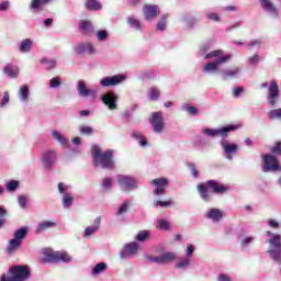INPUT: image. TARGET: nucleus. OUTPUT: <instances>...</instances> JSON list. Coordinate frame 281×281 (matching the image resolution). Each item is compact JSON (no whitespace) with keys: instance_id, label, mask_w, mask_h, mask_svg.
<instances>
[{"instance_id":"nucleus-60","label":"nucleus","mask_w":281,"mask_h":281,"mask_svg":"<svg viewBox=\"0 0 281 281\" xmlns=\"http://www.w3.org/2000/svg\"><path fill=\"white\" fill-rule=\"evenodd\" d=\"M19 205H21L22 207H25L27 205V198H25V195H21L19 198Z\"/></svg>"},{"instance_id":"nucleus-52","label":"nucleus","mask_w":281,"mask_h":281,"mask_svg":"<svg viewBox=\"0 0 281 281\" xmlns=\"http://www.w3.org/2000/svg\"><path fill=\"white\" fill-rule=\"evenodd\" d=\"M177 269H186V267H190V259H184L182 261H179L176 265Z\"/></svg>"},{"instance_id":"nucleus-28","label":"nucleus","mask_w":281,"mask_h":281,"mask_svg":"<svg viewBox=\"0 0 281 281\" xmlns=\"http://www.w3.org/2000/svg\"><path fill=\"white\" fill-rule=\"evenodd\" d=\"M85 5L87 10H102V4L98 0H87Z\"/></svg>"},{"instance_id":"nucleus-64","label":"nucleus","mask_w":281,"mask_h":281,"mask_svg":"<svg viewBox=\"0 0 281 281\" xmlns=\"http://www.w3.org/2000/svg\"><path fill=\"white\" fill-rule=\"evenodd\" d=\"M217 280L218 281H232V279L229 277H227L226 274H220Z\"/></svg>"},{"instance_id":"nucleus-41","label":"nucleus","mask_w":281,"mask_h":281,"mask_svg":"<svg viewBox=\"0 0 281 281\" xmlns=\"http://www.w3.org/2000/svg\"><path fill=\"white\" fill-rule=\"evenodd\" d=\"M72 203H74V196L69 195L68 193H65L63 198L64 207H71Z\"/></svg>"},{"instance_id":"nucleus-47","label":"nucleus","mask_w":281,"mask_h":281,"mask_svg":"<svg viewBox=\"0 0 281 281\" xmlns=\"http://www.w3.org/2000/svg\"><path fill=\"white\" fill-rule=\"evenodd\" d=\"M16 188H19V181H16V180H12L9 183H7V190L9 192H14V190H16Z\"/></svg>"},{"instance_id":"nucleus-53","label":"nucleus","mask_w":281,"mask_h":281,"mask_svg":"<svg viewBox=\"0 0 281 281\" xmlns=\"http://www.w3.org/2000/svg\"><path fill=\"white\" fill-rule=\"evenodd\" d=\"M272 155H281V143H276L274 147L271 149Z\"/></svg>"},{"instance_id":"nucleus-18","label":"nucleus","mask_w":281,"mask_h":281,"mask_svg":"<svg viewBox=\"0 0 281 281\" xmlns=\"http://www.w3.org/2000/svg\"><path fill=\"white\" fill-rule=\"evenodd\" d=\"M79 30L85 36H91L93 34V24L89 20H82L79 25Z\"/></svg>"},{"instance_id":"nucleus-57","label":"nucleus","mask_w":281,"mask_h":281,"mask_svg":"<svg viewBox=\"0 0 281 281\" xmlns=\"http://www.w3.org/2000/svg\"><path fill=\"white\" fill-rule=\"evenodd\" d=\"M190 171L192 173V177H194V179L199 177V170H196V166L194 164L190 165Z\"/></svg>"},{"instance_id":"nucleus-5","label":"nucleus","mask_w":281,"mask_h":281,"mask_svg":"<svg viewBox=\"0 0 281 281\" xmlns=\"http://www.w3.org/2000/svg\"><path fill=\"white\" fill-rule=\"evenodd\" d=\"M240 125H227L222 128H205L204 135H209V137H222V139H227L229 137V133L234 131H238Z\"/></svg>"},{"instance_id":"nucleus-26","label":"nucleus","mask_w":281,"mask_h":281,"mask_svg":"<svg viewBox=\"0 0 281 281\" xmlns=\"http://www.w3.org/2000/svg\"><path fill=\"white\" fill-rule=\"evenodd\" d=\"M27 232H29V228L27 227H21L19 229H16L13 234L14 238L18 239V240H25V238L27 237Z\"/></svg>"},{"instance_id":"nucleus-17","label":"nucleus","mask_w":281,"mask_h":281,"mask_svg":"<svg viewBox=\"0 0 281 281\" xmlns=\"http://www.w3.org/2000/svg\"><path fill=\"white\" fill-rule=\"evenodd\" d=\"M56 227V221H44L37 224L35 233L43 234V232H47V229H52Z\"/></svg>"},{"instance_id":"nucleus-1","label":"nucleus","mask_w":281,"mask_h":281,"mask_svg":"<svg viewBox=\"0 0 281 281\" xmlns=\"http://www.w3.org/2000/svg\"><path fill=\"white\" fill-rule=\"evenodd\" d=\"M113 149L102 151V149H100V146H92L91 155L93 157L94 166H101V168H104L105 170H114L115 160H113Z\"/></svg>"},{"instance_id":"nucleus-21","label":"nucleus","mask_w":281,"mask_h":281,"mask_svg":"<svg viewBox=\"0 0 281 281\" xmlns=\"http://www.w3.org/2000/svg\"><path fill=\"white\" fill-rule=\"evenodd\" d=\"M3 71L9 78H16L19 76V68L14 67L12 64H8Z\"/></svg>"},{"instance_id":"nucleus-4","label":"nucleus","mask_w":281,"mask_h":281,"mask_svg":"<svg viewBox=\"0 0 281 281\" xmlns=\"http://www.w3.org/2000/svg\"><path fill=\"white\" fill-rule=\"evenodd\" d=\"M42 262H71V256L67 251L45 250Z\"/></svg>"},{"instance_id":"nucleus-36","label":"nucleus","mask_w":281,"mask_h":281,"mask_svg":"<svg viewBox=\"0 0 281 281\" xmlns=\"http://www.w3.org/2000/svg\"><path fill=\"white\" fill-rule=\"evenodd\" d=\"M102 271H106V263L104 262H100L94 266V268L92 269V276H100Z\"/></svg>"},{"instance_id":"nucleus-49","label":"nucleus","mask_w":281,"mask_h":281,"mask_svg":"<svg viewBox=\"0 0 281 281\" xmlns=\"http://www.w3.org/2000/svg\"><path fill=\"white\" fill-rule=\"evenodd\" d=\"M158 227H159V229L168 231V229H170V223L166 220H159Z\"/></svg>"},{"instance_id":"nucleus-29","label":"nucleus","mask_w":281,"mask_h":281,"mask_svg":"<svg viewBox=\"0 0 281 281\" xmlns=\"http://www.w3.org/2000/svg\"><path fill=\"white\" fill-rule=\"evenodd\" d=\"M222 74H223V78L234 79V78H236V76H238V74H240V68L236 67L232 70L226 69V70H223Z\"/></svg>"},{"instance_id":"nucleus-61","label":"nucleus","mask_w":281,"mask_h":281,"mask_svg":"<svg viewBox=\"0 0 281 281\" xmlns=\"http://www.w3.org/2000/svg\"><path fill=\"white\" fill-rule=\"evenodd\" d=\"M149 262H157L158 265H164L161 256L160 257H148Z\"/></svg>"},{"instance_id":"nucleus-38","label":"nucleus","mask_w":281,"mask_h":281,"mask_svg":"<svg viewBox=\"0 0 281 281\" xmlns=\"http://www.w3.org/2000/svg\"><path fill=\"white\" fill-rule=\"evenodd\" d=\"M175 258V252H165L164 255H161L162 265H168V262H172Z\"/></svg>"},{"instance_id":"nucleus-55","label":"nucleus","mask_w":281,"mask_h":281,"mask_svg":"<svg viewBox=\"0 0 281 281\" xmlns=\"http://www.w3.org/2000/svg\"><path fill=\"white\" fill-rule=\"evenodd\" d=\"M245 91V88L238 87V88H233V95L234 98H240V93Z\"/></svg>"},{"instance_id":"nucleus-12","label":"nucleus","mask_w":281,"mask_h":281,"mask_svg":"<svg viewBox=\"0 0 281 281\" xmlns=\"http://www.w3.org/2000/svg\"><path fill=\"white\" fill-rule=\"evenodd\" d=\"M228 60H232V55L222 56L217 60L204 65L202 71H218V65L228 63Z\"/></svg>"},{"instance_id":"nucleus-43","label":"nucleus","mask_w":281,"mask_h":281,"mask_svg":"<svg viewBox=\"0 0 281 281\" xmlns=\"http://www.w3.org/2000/svg\"><path fill=\"white\" fill-rule=\"evenodd\" d=\"M168 19V15H164L160 21H158L156 27L159 32H164V30H166V25H167V22L166 20Z\"/></svg>"},{"instance_id":"nucleus-30","label":"nucleus","mask_w":281,"mask_h":281,"mask_svg":"<svg viewBox=\"0 0 281 281\" xmlns=\"http://www.w3.org/2000/svg\"><path fill=\"white\" fill-rule=\"evenodd\" d=\"M132 137L138 140L140 146H148V140L139 132H132Z\"/></svg>"},{"instance_id":"nucleus-59","label":"nucleus","mask_w":281,"mask_h":281,"mask_svg":"<svg viewBox=\"0 0 281 281\" xmlns=\"http://www.w3.org/2000/svg\"><path fill=\"white\" fill-rule=\"evenodd\" d=\"M192 254H194V246L192 244H189L187 246V258H191Z\"/></svg>"},{"instance_id":"nucleus-3","label":"nucleus","mask_w":281,"mask_h":281,"mask_svg":"<svg viewBox=\"0 0 281 281\" xmlns=\"http://www.w3.org/2000/svg\"><path fill=\"white\" fill-rule=\"evenodd\" d=\"M30 267L27 266H12L8 276L2 274L0 281H26L30 280Z\"/></svg>"},{"instance_id":"nucleus-2","label":"nucleus","mask_w":281,"mask_h":281,"mask_svg":"<svg viewBox=\"0 0 281 281\" xmlns=\"http://www.w3.org/2000/svg\"><path fill=\"white\" fill-rule=\"evenodd\" d=\"M196 188L202 201H210V192L213 194H225V192L229 190L227 186L218 182V180H207L204 183L201 182Z\"/></svg>"},{"instance_id":"nucleus-45","label":"nucleus","mask_w":281,"mask_h":281,"mask_svg":"<svg viewBox=\"0 0 281 281\" xmlns=\"http://www.w3.org/2000/svg\"><path fill=\"white\" fill-rule=\"evenodd\" d=\"M81 135H87L88 137L93 135V127L91 126H85L82 125L80 128H79Z\"/></svg>"},{"instance_id":"nucleus-7","label":"nucleus","mask_w":281,"mask_h":281,"mask_svg":"<svg viewBox=\"0 0 281 281\" xmlns=\"http://www.w3.org/2000/svg\"><path fill=\"white\" fill-rule=\"evenodd\" d=\"M119 186L123 192H131L137 189V180L128 176H119Z\"/></svg>"},{"instance_id":"nucleus-40","label":"nucleus","mask_w":281,"mask_h":281,"mask_svg":"<svg viewBox=\"0 0 281 281\" xmlns=\"http://www.w3.org/2000/svg\"><path fill=\"white\" fill-rule=\"evenodd\" d=\"M170 205H172V199L166 201L158 200L154 202V207H170Z\"/></svg>"},{"instance_id":"nucleus-39","label":"nucleus","mask_w":281,"mask_h":281,"mask_svg":"<svg viewBox=\"0 0 281 281\" xmlns=\"http://www.w3.org/2000/svg\"><path fill=\"white\" fill-rule=\"evenodd\" d=\"M268 117L270 120H281V108L276 109V110H270L268 112Z\"/></svg>"},{"instance_id":"nucleus-51","label":"nucleus","mask_w":281,"mask_h":281,"mask_svg":"<svg viewBox=\"0 0 281 281\" xmlns=\"http://www.w3.org/2000/svg\"><path fill=\"white\" fill-rule=\"evenodd\" d=\"M113 186V179L112 178H104L102 182V188L104 190H110V188Z\"/></svg>"},{"instance_id":"nucleus-46","label":"nucleus","mask_w":281,"mask_h":281,"mask_svg":"<svg viewBox=\"0 0 281 281\" xmlns=\"http://www.w3.org/2000/svg\"><path fill=\"white\" fill-rule=\"evenodd\" d=\"M8 215V211L4 207L0 206V229L5 225V216Z\"/></svg>"},{"instance_id":"nucleus-10","label":"nucleus","mask_w":281,"mask_h":281,"mask_svg":"<svg viewBox=\"0 0 281 281\" xmlns=\"http://www.w3.org/2000/svg\"><path fill=\"white\" fill-rule=\"evenodd\" d=\"M278 98H280V90L278 88V81L272 80L269 87L268 102L270 106L278 104Z\"/></svg>"},{"instance_id":"nucleus-14","label":"nucleus","mask_w":281,"mask_h":281,"mask_svg":"<svg viewBox=\"0 0 281 281\" xmlns=\"http://www.w3.org/2000/svg\"><path fill=\"white\" fill-rule=\"evenodd\" d=\"M78 93L82 98H95V90L87 89L85 81L78 82Z\"/></svg>"},{"instance_id":"nucleus-15","label":"nucleus","mask_w":281,"mask_h":281,"mask_svg":"<svg viewBox=\"0 0 281 281\" xmlns=\"http://www.w3.org/2000/svg\"><path fill=\"white\" fill-rule=\"evenodd\" d=\"M43 164L45 168H52L56 164V151L49 150L44 154Z\"/></svg>"},{"instance_id":"nucleus-50","label":"nucleus","mask_w":281,"mask_h":281,"mask_svg":"<svg viewBox=\"0 0 281 281\" xmlns=\"http://www.w3.org/2000/svg\"><path fill=\"white\" fill-rule=\"evenodd\" d=\"M61 82H60V79L58 77H54L50 79V83H49V87L52 89H58V87H60Z\"/></svg>"},{"instance_id":"nucleus-32","label":"nucleus","mask_w":281,"mask_h":281,"mask_svg":"<svg viewBox=\"0 0 281 281\" xmlns=\"http://www.w3.org/2000/svg\"><path fill=\"white\" fill-rule=\"evenodd\" d=\"M53 137L56 139L61 146H67L69 144V139H67L65 136H63L59 132L54 131Z\"/></svg>"},{"instance_id":"nucleus-37","label":"nucleus","mask_w":281,"mask_h":281,"mask_svg":"<svg viewBox=\"0 0 281 281\" xmlns=\"http://www.w3.org/2000/svg\"><path fill=\"white\" fill-rule=\"evenodd\" d=\"M148 238H150V232L148 231H139L136 235V240H138V243H144L145 240H148Z\"/></svg>"},{"instance_id":"nucleus-42","label":"nucleus","mask_w":281,"mask_h":281,"mask_svg":"<svg viewBox=\"0 0 281 281\" xmlns=\"http://www.w3.org/2000/svg\"><path fill=\"white\" fill-rule=\"evenodd\" d=\"M204 58H223V50H212L211 53L206 54Z\"/></svg>"},{"instance_id":"nucleus-33","label":"nucleus","mask_w":281,"mask_h":281,"mask_svg":"<svg viewBox=\"0 0 281 281\" xmlns=\"http://www.w3.org/2000/svg\"><path fill=\"white\" fill-rule=\"evenodd\" d=\"M20 99L23 101V102H27V98H30V88L27 86H22L20 88Z\"/></svg>"},{"instance_id":"nucleus-23","label":"nucleus","mask_w":281,"mask_h":281,"mask_svg":"<svg viewBox=\"0 0 281 281\" xmlns=\"http://www.w3.org/2000/svg\"><path fill=\"white\" fill-rule=\"evenodd\" d=\"M207 218H211L212 221H221L223 218V211L218 209H211L207 212Z\"/></svg>"},{"instance_id":"nucleus-20","label":"nucleus","mask_w":281,"mask_h":281,"mask_svg":"<svg viewBox=\"0 0 281 281\" xmlns=\"http://www.w3.org/2000/svg\"><path fill=\"white\" fill-rule=\"evenodd\" d=\"M261 7L266 12H269L270 14H273L274 16H278V9H276V5H273L270 0H260Z\"/></svg>"},{"instance_id":"nucleus-48","label":"nucleus","mask_w":281,"mask_h":281,"mask_svg":"<svg viewBox=\"0 0 281 281\" xmlns=\"http://www.w3.org/2000/svg\"><path fill=\"white\" fill-rule=\"evenodd\" d=\"M98 41H106L109 38V32L101 30L97 33Z\"/></svg>"},{"instance_id":"nucleus-16","label":"nucleus","mask_w":281,"mask_h":281,"mask_svg":"<svg viewBox=\"0 0 281 281\" xmlns=\"http://www.w3.org/2000/svg\"><path fill=\"white\" fill-rule=\"evenodd\" d=\"M76 53L79 54V55H82V54H95V47L91 43L79 44L76 47Z\"/></svg>"},{"instance_id":"nucleus-8","label":"nucleus","mask_w":281,"mask_h":281,"mask_svg":"<svg viewBox=\"0 0 281 281\" xmlns=\"http://www.w3.org/2000/svg\"><path fill=\"white\" fill-rule=\"evenodd\" d=\"M126 80V75H115L113 77H104L100 80L101 87H117Z\"/></svg>"},{"instance_id":"nucleus-22","label":"nucleus","mask_w":281,"mask_h":281,"mask_svg":"<svg viewBox=\"0 0 281 281\" xmlns=\"http://www.w3.org/2000/svg\"><path fill=\"white\" fill-rule=\"evenodd\" d=\"M33 45H34V42H32V40L25 38L22 41L19 50L22 54H27V52L32 50Z\"/></svg>"},{"instance_id":"nucleus-13","label":"nucleus","mask_w":281,"mask_h":281,"mask_svg":"<svg viewBox=\"0 0 281 281\" xmlns=\"http://www.w3.org/2000/svg\"><path fill=\"white\" fill-rule=\"evenodd\" d=\"M144 16L147 21L159 16V7L154 4H145L143 8Z\"/></svg>"},{"instance_id":"nucleus-56","label":"nucleus","mask_w":281,"mask_h":281,"mask_svg":"<svg viewBox=\"0 0 281 281\" xmlns=\"http://www.w3.org/2000/svg\"><path fill=\"white\" fill-rule=\"evenodd\" d=\"M8 102H10V93L4 92L3 98H2V102L0 103V106H5V104H8Z\"/></svg>"},{"instance_id":"nucleus-58","label":"nucleus","mask_w":281,"mask_h":281,"mask_svg":"<svg viewBox=\"0 0 281 281\" xmlns=\"http://www.w3.org/2000/svg\"><path fill=\"white\" fill-rule=\"evenodd\" d=\"M249 63L250 65H258V63H260V57L258 55H254L249 57Z\"/></svg>"},{"instance_id":"nucleus-19","label":"nucleus","mask_w":281,"mask_h":281,"mask_svg":"<svg viewBox=\"0 0 281 281\" xmlns=\"http://www.w3.org/2000/svg\"><path fill=\"white\" fill-rule=\"evenodd\" d=\"M138 249H139V246L137 245V243L133 241L124 246L123 254L125 256H135Z\"/></svg>"},{"instance_id":"nucleus-54","label":"nucleus","mask_w":281,"mask_h":281,"mask_svg":"<svg viewBox=\"0 0 281 281\" xmlns=\"http://www.w3.org/2000/svg\"><path fill=\"white\" fill-rule=\"evenodd\" d=\"M98 226H89L86 228V236H91L92 234H95L98 232Z\"/></svg>"},{"instance_id":"nucleus-6","label":"nucleus","mask_w":281,"mask_h":281,"mask_svg":"<svg viewBox=\"0 0 281 281\" xmlns=\"http://www.w3.org/2000/svg\"><path fill=\"white\" fill-rule=\"evenodd\" d=\"M149 124H151L154 133H164V128H166V122H164V112H153L151 117L149 119Z\"/></svg>"},{"instance_id":"nucleus-34","label":"nucleus","mask_w":281,"mask_h":281,"mask_svg":"<svg viewBox=\"0 0 281 281\" xmlns=\"http://www.w3.org/2000/svg\"><path fill=\"white\" fill-rule=\"evenodd\" d=\"M128 207H131V201H124L119 207L116 214L117 216H122V214H126L128 212Z\"/></svg>"},{"instance_id":"nucleus-35","label":"nucleus","mask_w":281,"mask_h":281,"mask_svg":"<svg viewBox=\"0 0 281 281\" xmlns=\"http://www.w3.org/2000/svg\"><path fill=\"white\" fill-rule=\"evenodd\" d=\"M127 23L132 27H135V30H142V22L135 16H128L127 18Z\"/></svg>"},{"instance_id":"nucleus-44","label":"nucleus","mask_w":281,"mask_h":281,"mask_svg":"<svg viewBox=\"0 0 281 281\" xmlns=\"http://www.w3.org/2000/svg\"><path fill=\"white\" fill-rule=\"evenodd\" d=\"M159 95H161V92L157 88H151L149 90V98L150 100H159Z\"/></svg>"},{"instance_id":"nucleus-63","label":"nucleus","mask_w":281,"mask_h":281,"mask_svg":"<svg viewBox=\"0 0 281 281\" xmlns=\"http://www.w3.org/2000/svg\"><path fill=\"white\" fill-rule=\"evenodd\" d=\"M207 19L211 21H221V18L216 13H209Z\"/></svg>"},{"instance_id":"nucleus-24","label":"nucleus","mask_w":281,"mask_h":281,"mask_svg":"<svg viewBox=\"0 0 281 281\" xmlns=\"http://www.w3.org/2000/svg\"><path fill=\"white\" fill-rule=\"evenodd\" d=\"M54 0H32L30 3L31 10H41L43 5H47V3H52Z\"/></svg>"},{"instance_id":"nucleus-31","label":"nucleus","mask_w":281,"mask_h":281,"mask_svg":"<svg viewBox=\"0 0 281 281\" xmlns=\"http://www.w3.org/2000/svg\"><path fill=\"white\" fill-rule=\"evenodd\" d=\"M53 137L56 139L61 146H67L69 144V139H67L65 136H63L59 132L54 131Z\"/></svg>"},{"instance_id":"nucleus-9","label":"nucleus","mask_w":281,"mask_h":281,"mask_svg":"<svg viewBox=\"0 0 281 281\" xmlns=\"http://www.w3.org/2000/svg\"><path fill=\"white\" fill-rule=\"evenodd\" d=\"M101 100L110 111H115V109H117V100H120V97L115 94V92H108L101 97Z\"/></svg>"},{"instance_id":"nucleus-27","label":"nucleus","mask_w":281,"mask_h":281,"mask_svg":"<svg viewBox=\"0 0 281 281\" xmlns=\"http://www.w3.org/2000/svg\"><path fill=\"white\" fill-rule=\"evenodd\" d=\"M21 240L16 239L15 237L11 240H9V245H8V252L12 254V251H16V249L21 248Z\"/></svg>"},{"instance_id":"nucleus-25","label":"nucleus","mask_w":281,"mask_h":281,"mask_svg":"<svg viewBox=\"0 0 281 281\" xmlns=\"http://www.w3.org/2000/svg\"><path fill=\"white\" fill-rule=\"evenodd\" d=\"M222 147L224 148V153H226V155H234L238 150V145L236 144L222 143Z\"/></svg>"},{"instance_id":"nucleus-11","label":"nucleus","mask_w":281,"mask_h":281,"mask_svg":"<svg viewBox=\"0 0 281 281\" xmlns=\"http://www.w3.org/2000/svg\"><path fill=\"white\" fill-rule=\"evenodd\" d=\"M170 182L167 178H156L151 180V186H155L154 194L155 196H159V194H164L166 192V188Z\"/></svg>"},{"instance_id":"nucleus-62","label":"nucleus","mask_w":281,"mask_h":281,"mask_svg":"<svg viewBox=\"0 0 281 281\" xmlns=\"http://www.w3.org/2000/svg\"><path fill=\"white\" fill-rule=\"evenodd\" d=\"M254 240V237H246L241 240V247H247L251 241Z\"/></svg>"}]
</instances>
